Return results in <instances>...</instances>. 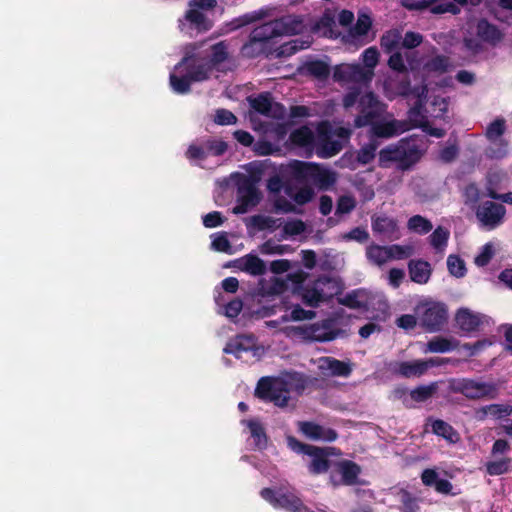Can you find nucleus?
<instances>
[{
    "mask_svg": "<svg viewBox=\"0 0 512 512\" xmlns=\"http://www.w3.org/2000/svg\"><path fill=\"white\" fill-rule=\"evenodd\" d=\"M411 128H421L427 134L440 138L445 135V131L440 128H432L427 116L422 112V104L419 102L408 112V118L405 120Z\"/></svg>",
    "mask_w": 512,
    "mask_h": 512,
    "instance_id": "17",
    "label": "nucleus"
},
{
    "mask_svg": "<svg viewBox=\"0 0 512 512\" xmlns=\"http://www.w3.org/2000/svg\"><path fill=\"white\" fill-rule=\"evenodd\" d=\"M401 39L402 35L398 30H389L382 35L380 45L386 53H391L399 46Z\"/></svg>",
    "mask_w": 512,
    "mask_h": 512,
    "instance_id": "45",
    "label": "nucleus"
},
{
    "mask_svg": "<svg viewBox=\"0 0 512 512\" xmlns=\"http://www.w3.org/2000/svg\"><path fill=\"white\" fill-rule=\"evenodd\" d=\"M477 34L484 41L491 43H496L501 39L500 31L484 19L477 24Z\"/></svg>",
    "mask_w": 512,
    "mask_h": 512,
    "instance_id": "42",
    "label": "nucleus"
},
{
    "mask_svg": "<svg viewBox=\"0 0 512 512\" xmlns=\"http://www.w3.org/2000/svg\"><path fill=\"white\" fill-rule=\"evenodd\" d=\"M438 364L434 360H415L411 362H399L396 364L395 372L405 378L418 377L423 375L429 367Z\"/></svg>",
    "mask_w": 512,
    "mask_h": 512,
    "instance_id": "20",
    "label": "nucleus"
},
{
    "mask_svg": "<svg viewBox=\"0 0 512 512\" xmlns=\"http://www.w3.org/2000/svg\"><path fill=\"white\" fill-rule=\"evenodd\" d=\"M372 107L373 108L365 107L359 109V115L354 120L356 127L371 126L385 111V105L383 103L373 105Z\"/></svg>",
    "mask_w": 512,
    "mask_h": 512,
    "instance_id": "27",
    "label": "nucleus"
},
{
    "mask_svg": "<svg viewBox=\"0 0 512 512\" xmlns=\"http://www.w3.org/2000/svg\"><path fill=\"white\" fill-rule=\"evenodd\" d=\"M298 429L305 437L309 439H320V424L309 421H299Z\"/></svg>",
    "mask_w": 512,
    "mask_h": 512,
    "instance_id": "55",
    "label": "nucleus"
},
{
    "mask_svg": "<svg viewBox=\"0 0 512 512\" xmlns=\"http://www.w3.org/2000/svg\"><path fill=\"white\" fill-rule=\"evenodd\" d=\"M389 261L402 260L409 258L414 254V247L412 245H388Z\"/></svg>",
    "mask_w": 512,
    "mask_h": 512,
    "instance_id": "49",
    "label": "nucleus"
},
{
    "mask_svg": "<svg viewBox=\"0 0 512 512\" xmlns=\"http://www.w3.org/2000/svg\"><path fill=\"white\" fill-rule=\"evenodd\" d=\"M250 435L254 440L255 448L258 450H264L268 446V436L266 434L263 424L257 419H250L245 421Z\"/></svg>",
    "mask_w": 512,
    "mask_h": 512,
    "instance_id": "29",
    "label": "nucleus"
},
{
    "mask_svg": "<svg viewBox=\"0 0 512 512\" xmlns=\"http://www.w3.org/2000/svg\"><path fill=\"white\" fill-rule=\"evenodd\" d=\"M309 46V43L300 39H293L285 42L277 49V56L289 57L298 51L305 49Z\"/></svg>",
    "mask_w": 512,
    "mask_h": 512,
    "instance_id": "44",
    "label": "nucleus"
},
{
    "mask_svg": "<svg viewBox=\"0 0 512 512\" xmlns=\"http://www.w3.org/2000/svg\"><path fill=\"white\" fill-rule=\"evenodd\" d=\"M286 443L291 451L311 458V463L308 466L310 473L315 475L320 474V447L300 442L292 435L286 436Z\"/></svg>",
    "mask_w": 512,
    "mask_h": 512,
    "instance_id": "16",
    "label": "nucleus"
},
{
    "mask_svg": "<svg viewBox=\"0 0 512 512\" xmlns=\"http://www.w3.org/2000/svg\"><path fill=\"white\" fill-rule=\"evenodd\" d=\"M314 140L312 130L307 126H301L290 133L288 142L293 147H310Z\"/></svg>",
    "mask_w": 512,
    "mask_h": 512,
    "instance_id": "31",
    "label": "nucleus"
},
{
    "mask_svg": "<svg viewBox=\"0 0 512 512\" xmlns=\"http://www.w3.org/2000/svg\"><path fill=\"white\" fill-rule=\"evenodd\" d=\"M454 391L470 400H492L498 396V386L493 382L461 379L454 385Z\"/></svg>",
    "mask_w": 512,
    "mask_h": 512,
    "instance_id": "8",
    "label": "nucleus"
},
{
    "mask_svg": "<svg viewBox=\"0 0 512 512\" xmlns=\"http://www.w3.org/2000/svg\"><path fill=\"white\" fill-rule=\"evenodd\" d=\"M184 18L198 32H207L213 26L212 21L204 13L192 7L185 12Z\"/></svg>",
    "mask_w": 512,
    "mask_h": 512,
    "instance_id": "30",
    "label": "nucleus"
},
{
    "mask_svg": "<svg viewBox=\"0 0 512 512\" xmlns=\"http://www.w3.org/2000/svg\"><path fill=\"white\" fill-rule=\"evenodd\" d=\"M304 28V16L285 15L254 28L249 36L252 42H259L264 46L279 36L299 34Z\"/></svg>",
    "mask_w": 512,
    "mask_h": 512,
    "instance_id": "2",
    "label": "nucleus"
},
{
    "mask_svg": "<svg viewBox=\"0 0 512 512\" xmlns=\"http://www.w3.org/2000/svg\"><path fill=\"white\" fill-rule=\"evenodd\" d=\"M331 73L332 79L340 84H369L360 64L342 63L331 68L329 63L322 59V81L328 79Z\"/></svg>",
    "mask_w": 512,
    "mask_h": 512,
    "instance_id": "7",
    "label": "nucleus"
},
{
    "mask_svg": "<svg viewBox=\"0 0 512 512\" xmlns=\"http://www.w3.org/2000/svg\"><path fill=\"white\" fill-rule=\"evenodd\" d=\"M505 215V207L491 201L484 202L476 212L479 221L489 228H494L503 219Z\"/></svg>",
    "mask_w": 512,
    "mask_h": 512,
    "instance_id": "18",
    "label": "nucleus"
},
{
    "mask_svg": "<svg viewBox=\"0 0 512 512\" xmlns=\"http://www.w3.org/2000/svg\"><path fill=\"white\" fill-rule=\"evenodd\" d=\"M356 206V201L351 196H341L338 199L335 216L341 217L350 213Z\"/></svg>",
    "mask_w": 512,
    "mask_h": 512,
    "instance_id": "60",
    "label": "nucleus"
},
{
    "mask_svg": "<svg viewBox=\"0 0 512 512\" xmlns=\"http://www.w3.org/2000/svg\"><path fill=\"white\" fill-rule=\"evenodd\" d=\"M351 129L339 123L322 121V158L338 154L349 142Z\"/></svg>",
    "mask_w": 512,
    "mask_h": 512,
    "instance_id": "6",
    "label": "nucleus"
},
{
    "mask_svg": "<svg viewBox=\"0 0 512 512\" xmlns=\"http://www.w3.org/2000/svg\"><path fill=\"white\" fill-rule=\"evenodd\" d=\"M253 151L260 156L272 155L280 151V148L267 140H258L253 143Z\"/></svg>",
    "mask_w": 512,
    "mask_h": 512,
    "instance_id": "61",
    "label": "nucleus"
},
{
    "mask_svg": "<svg viewBox=\"0 0 512 512\" xmlns=\"http://www.w3.org/2000/svg\"><path fill=\"white\" fill-rule=\"evenodd\" d=\"M422 156V150L414 139H401L396 144L388 145L379 152V166L388 168L392 162L400 170L410 169Z\"/></svg>",
    "mask_w": 512,
    "mask_h": 512,
    "instance_id": "4",
    "label": "nucleus"
},
{
    "mask_svg": "<svg viewBox=\"0 0 512 512\" xmlns=\"http://www.w3.org/2000/svg\"><path fill=\"white\" fill-rule=\"evenodd\" d=\"M205 150L207 152V156L213 155V156H221L223 155L227 149L228 145L223 140H216V139H207L203 141Z\"/></svg>",
    "mask_w": 512,
    "mask_h": 512,
    "instance_id": "52",
    "label": "nucleus"
},
{
    "mask_svg": "<svg viewBox=\"0 0 512 512\" xmlns=\"http://www.w3.org/2000/svg\"><path fill=\"white\" fill-rule=\"evenodd\" d=\"M278 219L264 215H253L251 216L246 225L248 228H254L258 231L270 230L273 231L279 227Z\"/></svg>",
    "mask_w": 512,
    "mask_h": 512,
    "instance_id": "38",
    "label": "nucleus"
},
{
    "mask_svg": "<svg viewBox=\"0 0 512 512\" xmlns=\"http://www.w3.org/2000/svg\"><path fill=\"white\" fill-rule=\"evenodd\" d=\"M249 103L251 108L261 115L275 119H282L285 115L284 106L274 102L269 92H263L254 98H249Z\"/></svg>",
    "mask_w": 512,
    "mask_h": 512,
    "instance_id": "13",
    "label": "nucleus"
},
{
    "mask_svg": "<svg viewBox=\"0 0 512 512\" xmlns=\"http://www.w3.org/2000/svg\"><path fill=\"white\" fill-rule=\"evenodd\" d=\"M332 469L341 475L342 482L346 485H355L358 483L360 467L354 462L348 460H337L332 463Z\"/></svg>",
    "mask_w": 512,
    "mask_h": 512,
    "instance_id": "22",
    "label": "nucleus"
},
{
    "mask_svg": "<svg viewBox=\"0 0 512 512\" xmlns=\"http://www.w3.org/2000/svg\"><path fill=\"white\" fill-rule=\"evenodd\" d=\"M483 316L472 312L468 308H461L455 315L457 326L464 332H473L478 330L483 323Z\"/></svg>",
    "mask_w": 512,
    "mask_h": 512,
    "instance_id": "21",
    "label": "nucleus"
},
{
    "mask_svg": "<svg viewBox=\"0 0 512 512\" xmlns=\"http://www.w3.org/2000/svg\"><path fill=\"white\" fill-rule=\"evenodd\" d=\"M267 189L270 193L278 194L282 190L284 193L294 200L295 203L298 205H304L309 202V191L306 189H303L301 192H298L297 194H292V189L286 179L283 175V168L282 166L279 169V172L277 175H274L270 177L267 181Z\"/></svg>",
    "mask_w": 512,
    "mask_h": 512,
    "instance_id": "15",
    "label": "nucleus"
},
{
    "mask_svg": "<svg viewBox=\"0 0 512 512\" xmlns=\"http://www.w3.org/2000/svg\"><path fill=\"white\" fill-rule=\"evenodd\" d=\"M491 146L487 150V155L490 158L500 159L507 155L508 148L507 143L503 140L496 141V144L494 142H491Z\"/></svg>",
    "mask_w": 512,
    "mask_h": 512,
    "instance_id": "64",
    "label": "nucleus"
},
{
    "mask_svg": "<svg viewBox=\"0 0 512 512\" xmlns=\"http://www.w3.org/2000/svg\"><path fill=\"white\" fill-rule=\"evenodd\" d=\"M449 235L450 233L446 228L438 226L429 236L430 244L437 251H443L447 245Z\"/></svg>",
    "mask_w": 512,
    "mask_h": 512,
    "instance_id": "48",
    "label": "nucleus"
},
{
    "mask_svg": "<svg viewBox=\"0 0 512 512\" xmlns=\"http://www.w3.org/2000/svg\"><path fill=\"white\" fill-rule=\"evenodd\" d=\"M172 90L177 94H187L191 91V84L193 83L187 74L183 71L178 73L174 70L169 77Z\"/></svg>",
    "mask_w": 512,
    "mask_h": 512,
    "instance_id": "40",
    "label": "nucleus"
},
{
    "mask_svg": "<svg viewBox=\"0 0 512 512\" xmlns=\"http://www.w3.org/2000/svg\"><path fill=\"white\" fill-rule=\"evenodd\" d=\"M457 346V340L437 336L427 342L425 352L444 353L455 349Z\"/></svg>",
    "mask_w": 512,
    "mask_h": 512,
    "instance_id": "36",
    "label": "nucleus"
},
{
    "mask_svg": "<svg viewBox=\"0 0 512 512\" xmlns=\"http://www.w3.org/2000/svg\"><path fill=\"white\" fill-rule=\"evenodd\" d=\"M210 50V59L209 61H206V63H209L211 65V70H213L214 67L228 59V46L224 41H220L216 44H213Z\"/></svg>",
    "mask_w": 512,
    "mask_h": 512,
    "instance_id": "43",
    "label": "nucleus"
},
{
    "mask_svg": "<svg viewBox=\"0 0 512 512\" xmlns=\"http://www.w3.org/2000/svg\"><path fill=\"white\" fill-rule=\"evenodd\" d=\"M285 333L304 342H318L320 341V323L286 327Z\"/></svg>",
    "mask_w": 512,
    "mask_h": 512,
    "instance_id": "24",
    "label": "nucleus"
},
{
    "mask_svg": "<svg viewBox=\"0 0 512 512\" xmlns=\"http://www.w3.org/2000/svg\"><path fill=\"white\" fill-rule=\"evenodd\" d=\"M364 66L362 71L366 74L365 78L370 83L374 77V68L379 62V52L376 47H369L362 53Z\"/></svg>",
    "mask_w": 512,
    "mask_h": 512,
    "instance_id": "33",
    "label": "nucleus"
},
{
    "mask_svg": "<svg viewBox=\"0 0 512 512\" xmlns=\"http://www.w3.org/2000/svg\"><path fill=\"white\" fill-rule=\"evenodd\" d=\"M371 228L375 235L389 241L401 237L399 222L396 218L386 214H375L371 217Z\"/></svg>",
    "mask_w": 512,
    "mask_h": 512,
    "instance_id": "12",
    "label": "nucleus"
},
{
    "mask_svg": "<svg viewBox=\"0 0 512 512\" xmlns=\"http://www.w3.org/2000/svg\"><path fill=\"white\" fill-rule=\"evenodd\" d=\"M437 386L432 383L430 385H422L410 392V397L416 402H424L431 398L436 392Z\"/></svg>",
    "mask_w": 512,
    "mask_h": 512,
    "instance_id": "51",
    "label": "nucleus"
},
{
    "mask_svg": "<svg viewBox=\"0 0 512 512\" xmlns=\"http://www.w3.org/2000/svg\"><path fill=\"white\" fill-rule=\"evenodd\" d=\"M365 254L368 261L373 265L381 267L389 262L387 246L370 244L366 247Z\"/></svg>",
    "mask_w": 512,
    "mask_h": 512,
    "instance_id": "32",
    "label": "nucleus"
},
{
    "mask_svg": "<svg viewBox=\"0 0 512 512\" xmlns=\"http://www.w3.org/2000/svg\"><path fill=\"white\" fill-rule=\"evenodd\" d=\"M305 387L306 382L298 373H288L282 377L266 376L259 379L255 396L264 402H271L283 408L288 405L291 392L301 394Z\"/></svg>",
    "mask_w": 512,
    "mask_h": 512,
    "instance_id": "1",
    "label": "nucleus"
},
{
    "mask_svg": "<svg viewBox=\"0 0 512 512\" xmlns=\"http://www.w3.org/2000/svg\"><path fill=\"white\" fill-rule=\"evenodd\" d=\"M283 175L292 189V194H297L303 189L309 191V201L314 195L312 184L320 183V164L293 160L287 165H282Z\"/></svg>",
    "mask_w": 512,
    "mask_h": 512,
    "instance_id": "3",
    "label": "nucleus"
},
{
    "mask_svg": "<svg viewBox=\"0 0 512 512\" xmlns=\"http://www.w3.org/2000/svg\"><path fill=\"white\" fill-rule=\"evenodd\" d=\"M340 451L335 447H322V472L332 468V463L339 460Z\"/></svg>",
    "mask_w": 512,
    "mask_h": 512,
    "instance_id": "58",
    "label": "nucleus"
},
{
    "mask_svg": "<svg viewBox=\"0 0 512 512\" xmlns=\"http://www.w3.org/2000/svg\"><path fill=\"white\" fill-rule=\"evenodd\" d=\"M214 122L218 125H232L236 124L237 117L229 110L221 108L215 112Z\"/></svg>",
    "mask_w": 512,
    "mask_h": 512,
    "instance_id": "62",
    "label": "nucleus"
},
{
    "mask_svg": "<svg viewBox=\"0 0 512 512\" xmlns=\"http://www.w3.org/2000/svg\"><path fill=\"white\" fill-rule=\"evenodd\" d=\"M185 156L189 160L198 161H203L208 157L203 142L201 144H191L188 147Z\"/></svg>",
    "mask_w": 512,
    "mask_h": 512,
    "instance_id": "63",
    "label": "nucleus"
},
{
    "mask_svg": "<svg viewBox=\"0 0 512 512\" xmlns=\"http://www.w3.org/2000/svg\"><path fill=\"white\" fill-rule=\"evenodd\" d=\"M338 302L352 309L365 308L367 306L366 293L363 290H355L338 298Z\"/></svg>",
    "mask_w": 512,
    "mask_h": 512,
    "instance_id": "41",
    "label": "nucleus"
},
{
    "mask_svg": "<svg viewBox=\"0 0 512 512\" xmlns=\"http://www.w3.org/2000/svg\"><path fill=\"white\" fill-rule=\"evenodd\" d=\"M265 16H266V13L263 10L245 13L243 15H240L239 17L232 19L228 23L229 30L235 31L244 26L253 24L255 22L262 20Z\"/></svg>",
    "mask_w": 512,
    "mask_h": 512,
    "instance_id": "35",
    "label": "nucleus"
},
{
    "mask_svg": "<svg viewBox=\"0 0 512 512\" xmlns=\"http://www.w3.org/2000/svg\"><path fill=\"white\" fill-rule=\"evenodd\" d=\"M344 289V284L336 273L322 274V302L333 296L339 295Z\"/></svg>",
    "mask_w": 512,
    "mask_h": 512,
    "instance_id": "28",
    "label": "nucleus"
},
{
    "mask_svg": "<svg viewBox=\"0 0 512 512\" xmlns=\"http://www.w3.org/2000/svg\"><path fill=\"white\" fill-rule=\"evenodd\" d=\"M505 131V121L503 119H497L492 122L486 129L487 138L496 144V141L501 140L500 137Z\"/></svg>",
    "mask_w": 512,
    "mask_h": 512,
    "instance_id": "57",
    "label": "nucleus"
},
{
    "mask_svg": "<svg viewBox=\"0 0 512 512\" xmlns=\"http://www.w3.org/2000/svg\"><path fill=\"white\" fill-rule=\"evenodd\" d=\"M372 26V19L368 14L361 13L358 15L356 24L351 28L350 34L354 38L367 36Z\"/></svg>",
    "mask_w": 512,
    "mask_h": 512,
    "instance_id": "47",
    "label": "nucleus"
},
{
    "mask_svg": "<svg viewBox=\"0 0 512 512\" xmlns=\"http://www.w3.org/2000/svg\"><path fill=\"white\" fill-rule=\"evenodd\" d=\"M305 229V224L300 219L288 221L283 226L281 239H286L288 236L300 235Z\"/></svg>",
    "mask_w": 512,
    "mask_h": 512,
    "instance_id": "53",
    "label": "nucleus"
},
{
    "mask_svg": "<svg viewBox=\"0 0 512 512\" xmlns=\"http://www.w3.org/2000/svg\"><path fill=\"white\" fill-rule=\"evenodd\" d=\"M256 344L257 339L253 334H241L231 339L224 347L223 352L241 358L243 352L255 350Z\"/></svg>",
    "mask_w": 512,
    "mask_h": 512,
    "instance_id": "19",
    "label": "nucleus"
},
{
    "mask_svg": "<svg viewBox=\"0 0 512 512\" xmlns=\"http://www.w3.org/2000/svg\"><path fill=\"white\" fill-rule=\"evenodd\" d=\"M293 251L294 249L290 245L275 244L271 239L265 241L260 246V252L266 255H283L286 253H292Z\"/></svg>",
    "mask_w": 512,
    "mask_h": 512,
    "instance_id": "50",
    "label": "nucleus"
},
{
    "mask_svg": "<svg viewBox=\"0 0 512 512\" xmlns=\"http://www.w3.org/2000/svg\"><path fill=\"white\" fill-rule=\"evenodd\" d=\"M329 376L347 377L352 372L350 362L340 361L332 357H322V372Z\"/></svg>",
    "mask_w": 512,
    "mask_h": 512,
    "instance_id": "25",
    "label": "nucleus"
},
{
    "mask_svg": "<svg viewBox=\"0 0 512 512\" xmlns=\"http://www.w3.org/2000/svg\"><path fill=\"white\" fill-rule=\"evenodd\" d=\"M322 35L334 38L340 35L336 24V10L327 8L322 14Z\"/></svg>",
    "mask_w": 512,
    "mask_h": 512,
    "instance_id": "37",
    "label": "nucleus"
},
{
    "mask_svg": "<svg viewBox=\"0 0 512 512\" xmlns=\"http://www.w3.org/2000/svg\"><path fill=\"white\" fill-rule=\"evenodd\" d=\"M407 228L417 234H427L433 229V225L427 218L414 215L408 220Z\"/></svg>",
    "mask_w": 512,
    "mask_h": 512,
    "instance_id": "46",
    "label": "nucleus"
},
{
    "mask_svg": "<svg viewBox=\"0 0 512 512\" xmlns=\"http://www.w3.org/2000/svg\"><path fill=\"white\" fill-rule=\"evenodd\" d=\"M409 130V123L386 116L372 123L371 134L379 138H391Z\"/></svg>",
    "mask_w": 512,
    "mask_h": 512,
    "instance_id": "14",
    "label": "nucleus"
},
{
    "mask_svg": "<svg viewBox=\"0 0 512 512\" xmlns=\"http://www.w3.org/2000/svg\"><path fill=\"white\" fill-rule=\"evenodd\" d=\"M175 71H184L192 82H202L209 78L212 70L209 63L198 62L195 55H186L175 65Z\"/></svg>",
    "mask_w": 512,
    "mask_h": 512,
    "instance_id": "11",
    "label": "nucleus"
},
{
    "mask_svg": "<svg viewBox=\"0 0 512 512\" xmlns=\"http://www.w3.org/2000/svg\"><path fill=\"white\" fill-rule=\"evenodd\" d=\"M410 278L418 284H425L431 276V266L424 260H411L408 263Z\"/></svg>",
    "mask_w": 512,
    "mask_h": 512,
    "instance_id": "26",
    "label": "nucleus"
},
{
    "mask_svg": "<svg viewBox=\"0 0 512 512\" xmlns=\"http://www.w3.org/2000/svg\"><path fill=\"white\" fill-rule=\"evenodd\" d=\"M377 146V143L371 142L361 147L357 152V161L363 165L370 163L375 157Z\"/></svg>",
    "mask_w": 512,
    "mask_h": 512,
    "instance_id": "56",
    "label": "nucleus"
},
{
    "mask_svg": "<svg viewBox=\"0 0 512 512\" xmlns=\"http://www.w3.org/2000/svg\"><path fill=\"white\" fill-rule=\"evenodd\" d=\"M308 276L309 274L303 270L287 274L286 279L278 283L279 292L290 291L293 295L300 297L306 305L318 307L320 305V290L305 285Z\"/></svg>",
    "mask_w": 512,
    "mask_h": 512,
    "instance_id": "5",
    "label": "nucleus"
},
{
    "mask_svg": "<svg viewBox=\"0 0 512 512\" xmlns=\"http://www.w3.org/2000/svg\"><path fill=\"white\" fill-rule=\"evenodd\" d=\"M262 199V194L256 186L255 180L245 177L237 188V204L233 208L236 215L245 214L257 206Z\"/></svg>",
    "mask_w": 512,
    "mask_h": 512,
    "instance_id": "9",
    "label": "nucleus"
},
{
    "mask_svg": "<svg viewBox=\"0 0 512 512\" xmlns=\"http://www.w3.org/2000/svg\"><path fill=\"white\" fill-rule=\"evenodd\" d=\"M431 427L433 433L443 437L449 443H456L460 439L458 432L450 424L443 420L438 419L433 421Z\"/></svg>",
    "mask_w": 512,
    "mask_h": 512,
    "instance_id": "39",
    "label": "nucleus"
},
{
    "mask_svg": "<svg viewBox=\"0 0 512 512\" xmlns=\"http://www.w3.org/2000/svg\"><path fill=\"white\" fill-rule=\"evenodd\" d=\"M233 266L253 276H260L266 272L264 261L253 254H247L242 258L234 260Z\"/></svg>",
    "mask_w": 512,
    "mask_h": 512,
    "instance_id": "23",
    "label": "nucleus"
},
{
    "mask_svg": "<svg viewBox=\"0 0 512 512\" xmlns=\"http://www.w3.org/2000/svg\"><path fill=\"white\" fill-rule=\"evenodd\" d=\"M421 325L429 332H437L447 322L446 306L441 303H428L418 308Z\"/></svg>",
    "mask_w": 512,
    "mask_h": 512,
    "instance_id": "10",
    "label": "nucleus"
},
{
    "mask_svg": "<svg viewBox=\"0 0 512 512\" xmlns=\"http://www.w3.org/2000/svg\"><path fill=\"white\" fill-rule=\"evenodd\" d=\"M449 272L455 277H463L466 272L465 263L458 256L450 255L447 259Z\"/></svg>",
    "mask_w": 512,
    "mask_h": 512,
    "instance_id": "59",
    "label": "nucleus"
},
{
    "mask_svg": "<svg viewBox=\"0 0 512 512\" xmlns=\"http://www.w3.org/2000/svg\"><path fill=\"white\" fill-rule=\"evenodd\" d=\"M316 316V313L312 310H305L303 309L299 304L295 305L291 311L290 316L283 315L282 320L283 321H303V320H310L313 319Z\"/></svg>",
    "mask_w": 512,
    "mask_h": 512,
    "instance_id": "54",
    "label": "nucleus"
},
{
    "mask_svg": "<svg viewBox=\"0 0 512 512\" xmlns=\"http://www.w3.org/2000/svg\"><path fill=\"white\" fill-rule=\"evenodd\" d=\"M479 419H484L486 416H491L496 419L512 415V405L510 404H490L481 407L477 411Z\"/></svg>",
    "mask_w": 512,
    "mask_h": 512,
    "instance_id": "34",
    "label": "nucleus"
}]
</instances>
